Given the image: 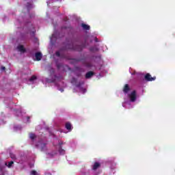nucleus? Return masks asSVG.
<instances>
[{
	"label": "nucleus",
	"mask_w": 175,
	"mask_h": 175,
	"mask_svg": "<svg viewBox=\"0 0 175 175\" xmlns=\"http://www.w3.org/2000/svg\"><path fill=\"white\" fill-rule=\"evenodd\" d=\"M157 79V77H151V75H150V73H147L145 76H144V80H146V81H155Z\"/></svg>",
	"instance_id": "f257e3e1"
},
{
	"label": "nucleus",
	"mask_w": 175,
	"mask_h": 175,
	"mask_svg": "<svg viewBox=\"0 0 175 175\" xmlns=\"http://www.w3.org/2000/svg\"><path fill=\"white\" fill-rule=\"evenodd\" d=\"M131 102H135L136 100V90H133L129 95Z\"/></svg>",
	"instance_id": "f03ea898"
},
{
	"label": "nucleus",
	"mask_w": 175,
	"mask_h": 175,
	"mask_svg": "<svg viewBox=\"0 0 175 175\" xmlns=\"http://www.w3.org/2000/svg\"><path fill=\"white\" fill-rule=\"evenodd\" d=\"M83 84H84L83 81L79 82L76 85V87H77V88H80L81 91L83 92V94H85V92H87V90H85L84 88H81V85H83Z\"/></svg>",
	"instance_id": "7ed1b4c3"
},
{
	"label": "nucleus",
	"mask_w": 175,
	"mask_h": 175,
	"mask_svg": "<svg viewBox=\"0 0 175 175\" xmlns=\"http://www.w3.org/2000/svg\"><path fill=\"white\" fill-rule=\"evenodd\" d=\"M40 147V150L41 151H46V144L44 143H40L36 145L37 147Z\"/></svg>",
	"instance_id": "20e7f679"
},
{
	"label": "nucleus",
	"mask_w": 175,
	"mask_h": 175,
	"mask_svg": "<svg viewBox=\"0 0 175 175\" xmlns=\"http://www.w3.org/2000/svg\"><path fill=\"white\" fill-rule=\"evenodd\" d=\"M129 91H131V88H129V85H124V87L123 88V92H124V94H128Z\"/></svg>",
	"instance_id": "39448f33"
},
{
	"label": "nucleus",
	"mask_w": 175,
	"mask_h": 175,
	"mask_svg": "<svg viewBox=\"0 0 175 175\" xmlns=\"http://www.w3.org/2000/svg\"><path fill=\"white\" fill-rule=\"evenodd\" d=\"M35 57H36V61H40V59H42V53H40V52L36 53Z\"/></svg>",
	"instance_id": "423d86ee"
},
{
	"label": "nucleus",
	"mask_w": 175,
	"mask_h": 175,
	"mask_svg": "<svg viewBox=\"0 0 175 175\" xmlns=\"http://www.w3.org/2000/svg\"><path fill=\"white\" fill-rule=\"evenodd\" d=\"M17 49L18 50V51H20L21 53H25V51H27V50L25 49V48H24L23 45H18L17 46Z\"/></svg>",
	"instance_id": "0eeeda50"
},
{
	"label": "nucleus",
	"mask_w": 175,
	"mask_h": 175,
	"mask_svg": "<svg viewBox=\"0 0 175 175\" xmlns=\"http://www.w3.org/2000/svg\"><path fill=\"white\" fill-rule=\"evenodd\" d=\"M94 73L92 71H89L86 73L85 77V79H91L92 76H94Z\"/></svg>",
	"instance_id": "6e6552de"
},
{
	"label": "nucleus",
	"mask_w": 175,
	"mask_h": 175,
	"mask_svg": "<svg viewBox=\"0 0 175 175\" xmlns=\"http://www.w3.org/2000/svg\"><path fill=\"white\" fill-rule=\"evenodd\" d=\"M98 167H100V163H99L98 162H95L93 165L92 170H96L97 169H98Z\"/></svg>",
	"instance_id": "1a4fd4ad"
},
{
	"label": "nucleus",
	"mask_w": 175,
	"mask_h": 175,
	"mask_svg": "<svg viewBox=\"0 0 175 175\" xmlns=\"http://www.w3.org/2000/svg\"><path fill=\"white\" fill-rule=\"evenodd\" d=\"M90 51H91V53H96V51H99V49L96 46H92L90 48Z\"/></svg>",
	"instance_id": "9d476101"
},
{
	"label": "nucleus",
	"mask_w": 175,
	"mask_h": 175,
	"mask_svg": "<svg viewBox=\"0 0 175 175\" xmlns=\"http://www.w3.org/2000/svg\"><path fill=\"white\" fill-rule=\"evenodd\" d=\"M66 129L70 132L72 131V124L70 122L66 123Z\"/></svg>",
	"instance_id": "9b49d317"
},
{
	"label": "nucleus",
	"mask_w": 175,
	"mask_h": 175,
	"mask_svg": "<svg viewBox=\"0 0 175 175\" xmlns=\"http://www.w3.org/2000/svg\"><path fill=\"white\" fill-rule=\"evenodd\" d=\"M81 27L83 29H85V31H90V25H85L84 23L81 24Z\"/></svg>",
	"instance_id": "f8f14e48"
},
{
	"label": "nucleus",
	"mask_w": 175,
	"mask_h": 175,
	"mask_svg": "<svg viewBox=\"0 0 175 175\" xmlns=\"http://www.w3.org/2000/svg\"><path fill=\"white\" fill-rule=\"evenodd\" d=\"M59 152L60 155H64L65 154V150L62 149V146H61L59 148Z\"/></svg>",
	"instance_id": "ddd939ff"
},
{
	"label": "nucleus",
	"mask_w": 175,
	"mask_h": 175,
	"mask_svg": "<svg viewBox=\"0 0 175 175\" xmlns=\"http://www.w3.org/2000/svg\"><path fill=\"white\" fill-rule=\"evenodd\" d=\"M75 50H77V51H81L83 50V46L78 45L76 46V48L74 49Z\"/></svg>",
	"instance_id": "4468645a"
},
{
	"label": "nucleus",
	"mask_w": 175,
	"mask_h": 175,
	"mask_svg": "<svg viewBox=\"0 0 175 175\" xmlns=\"http://www.w3.org/2000/svg\"><path fill=\"white\" fill-rule=\"evenodd\" d=\"M29 137L31 140H35V139H36V135L34 133H31L29 134Z\"/></svg>",
	"instance_id": "2eb2a0df"
},
{
	"label": "nucleus",
	"mask_w": 175,
	"mask_h": 175,
	"mask_svg": "<svg viewBox=\"0 0 175 175\" xmlns=\"http://www.w3.org/2000/svg\"><path fill=\"white\" fill-rule=\"evenodd\" d=\"M13 163H14V161H10L8 163H8H5V166H8V167L10 168V167H12V166H13Z\"/></svg>",
	"instance_id": "dca6fc26"
},
{
	"label": "nucleus",
	"mask_w": 175,
	"mask_h": 175,
	"mask_svg": "<svg viewBox=\"0 0 175 175\" xmlns=\"http://www.w3.org/2000/svg\"><path fill=\"white\" fill-rule=\"evenodd\" d=\"M85 66H86V68H92V63L85 62Z\"/></svg>",
	"instance_id": "f3484780"
},
{
	"label": "nucleus",
	"mask_w": 175,
	"mask_h": 175,
	"mask_svg": "<svg viewBox=\"0 0 175 175\" xmlns=\"http://www.w3.org/2000/svg\"><path fill=\"white\" fill-rule=\"evenodd\" d=\"M37 77L35 75H32L31 77L29 79V81H34V80H36Z\"/></svg>",
	"instance_id": "a211bd4d"
},
{
	"label": "nucleus",
	"mask_w": 175,
	"mask_h": 175,
	"mask_svg": "<svg viewBox=\"0 0 175 175\" xmlns=\"http://www.w3.org/2000/svg\"><path fill=\"white\" fill-rule=\"evenodd\" d=\"M31 175H38V172L36 170H33L31 172Z\"/></svg>",
	"instance_id": "6ab92c4d"
},
{
	"label": "nucleus",
	"mask_w": 175,
	"mask_h": 175,
	"mask_svg": "<svg viewBox=\"0 0 175 175\" xmlns=\"http://www.w3.org/2000/svg\"><path fill=\"white\" fill-rule=\"evenodd\" d=\"M55 55H56V57H61V53L59 51H56Z\"/></svg>",
	"instance_id": "aec40b11"
},
{
	"label": "nucleus",
	"mask_w": 175,
	"mask_h": 175,
	"mask_svg": "<svg viewBox=\"0 0 175 175\" xmlns=\"http://www.w3.org/2000/svg\"><path fill=\"white\" fill-rule=\"evenodd\" d=\"M46 83H54V80L46 79Z\"/></svg>",
	"instance_id": "412c9836"
},
{
	"label": "nucleus",
	"mask_w": 175,
	"mask_h": 175,
	"mask_svg": "<svg viewBox=\"0 0 175 175\" xmlns=\"http://www.w3.org/2000/svg\"><path fill=\"white\" fill-rule=\"evenodd\" d=\"M77 81V79L75 77L72 79L71 83H76Z\"/></svg>",
	"instance_id": "4be33fe9"
},
{
	"label": "nucleus",
	"mask_w": 175,
	"mask_h": 175,
	"mask_svg": "<svg viewBox=\"0 0 175 175\" xmlns=\"http://www.w3.org/2000/svg\"><path fill=\"white\" fill-rule=\"evenodd\" d=\"M94 41H95L96 42H99V40H98V38H94Z\"/></svg>",
	"instance_id": "5701e85b"
},
{
	"label": "nucleus",
	"mask_w": 175,
	"mask_h": 175,
	"mask_svg": "<svg viewBox=\"0 0 175 175\" xmlns=\"http://www.w3.org/2000/svg\"><path fill=\"white\" fill-rule=\"evenodd\" d=\"M61 68V64H57V69H59Z\"/></svg>",
	"instance_id": "b1692460"
},
{
	"label": "nucleus",
	"mask_w": 175,
	"mask_h": 175,
	"mask_svg": "<svg viewBox=\"0 0 175 175\" xmlns=\"http://www.w3.org/2000/svg\"><path fill=\"white\" fill-rule=\"evenodd\" d=\"M66 28H68V27H62V29H66Z\"/></svg>",
	"instance_id": "393cba45"
},
{
	"label": "nucleus",
	"mask_w": 175,
	"mask_h": 175,
	"mask_svg": "<svg viewBox=\"0 0 175 175\" xmlns=\"http://www.w3.org/2000/svg\"><path fill=\"white\" fill-rule=\"evenodd\" d=\"M5 67H1V70H5Z\"/></svg>",
	"instance_id": "a878e982"
},
{
	"label": "nucleus",
	"mask_w": 175,
	"mask_h": 175,
	"mask_svg": "<svg viewBox=\"0 0 175 175\" xmlns=\"http://www.w3.org/2000/svg\"><path fill=\"white\" fill-rule=\"evenodd\" d=\"M61 92H64V89L60 90Z\"/></svg>",
	"instance_id": "bb28decb"
},
{
	"label": "nucleus",
	"mask_w": 175,
	"mask_h": 175,
	"mask_svg": "<svg viewBox=\"0 0 175 175\" xmlns=\"http://www.w3.org/2000/svg\"><path fill=\"white\" fill-rule=\"evenodd\" d=\"M27 9H29V6H27Z\"/></svg>",
	"instance_id": "cd10ccee"
}]
</instances>
